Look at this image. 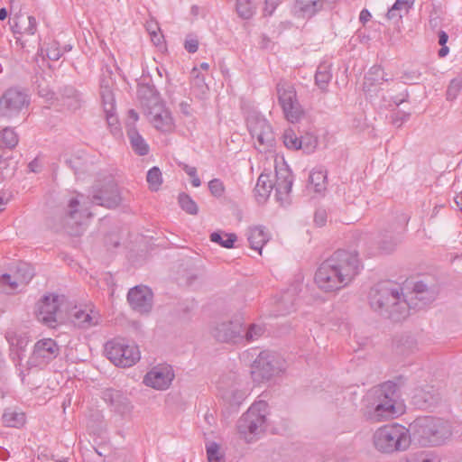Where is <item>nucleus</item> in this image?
Instances as JSON below:
<instances>
[{
    "label": "nucleus",
    "instance_id": "25",
    "mask_svg": "<svg viewBox=\"0 0 462 462\" xmlns=\"http://www.w3.org/2000/svg\"><path fill=\"white\" fill-rule=\"evenodd\" d=\"M112 87L113 82L111 79H102L100 80L101 105L105 116H116V98Z\"/></svg>",
    "mask_w": 462,
    "mask_h": 462
},
{
    "label": "nucleus",
    "instance_id": "36",
    "mask_svg": "<svg viewBox=\"0 0 462 462\" xmlns=\"http://www.w3.org/2000/svg\"><path fill=\"white\" fill-rule=\"evenodd\" d=\"M19 143L18 134L14 131V128L5 127L0 132V144L9 150H13L17 146Z\"/></svg>",
    "mask_w": 462,
    "mask_h": 462
},
{
    "label": "nucleus",
    "instance_id": "40",
    "mask_svg": "<svg viewBox=\"0 0 462 462\" xmlns=\"http://www.w3.org/2000/svg\"><path fill=\"white\" fill-rule=\"evenodd\" d=\"M150 124L162 133H170L175 126L173 117H151Z\"/></svg>",
    "mask_w": 462,
    "mask_h": 462
},
{
    "label": "nucleus",
    "instance_id": "15",
    "mask_svg": "<svg viewBox=\"0 0 462 462\" xmlns=\"http://www.w3.org/2000/svg\"><path fill=\"white\" fill-rule=\"evenodd\" d=\"M60 354V346L51 338L39 340L34 345L33 352L27 361L29 368L47 365Z\"/></svg>",
    "mask_w": 462,
    "mask_h": 462
},
{
    "label": "nucleus",
    "instance_id": "5",
    "mask_svg": "<svg viewBox=\"0 0 462 462\" xmlns=\"http://www.w3.org/2000/svg\"><path fill=\"white\" fill-rule=\"evenodd\" d=\"M416 434L423 446H439L452 436L451 424L440 418L425 417L416 421Z\"/></svg>",
    "mask_w": 462,
    "mask_h": 462
},
{
    "label": "nucleus",
    "instance_id": "8",
    "mask_svg": "<svg viewBox=\"0 0 462 462\" xmlns=\"http://www.w3.org/2000/svg\"><path fill=\"white\" fill-rule=\"evenodd\" d=\"M31 105L28 89L14 86L6 88L0 97V111L9 114H21Z\"/></svg>",
    "mask_w": 462,
    "mask_h": 462
},
{
    "label": "nucleus",
    "instance_id": "6",
    "mask_svg": "<svg viewBox=\"0 0 462 462\" xmlns=\"http://www.w3.org/2000/svg\"><path fill=\"white\" fill-rule=\"evenodd\" d=\"M268 404L264 401L253 403L237 422L239 434L246 440L252 442L265 430Z\"/></svg>",
    "mask_w": 462,
    "mask_h": 462
},
{
    "label": "nucleus",
    "instance_id": "51",
    "mask_svg": "<svg viewBox=\"0 0 462 462\" xmlns=\"http://www.w3.org/2000/svg\"><path fill=\"white\" fill-rule=\"evenodd\" d=\"M284 144L290 149H300L301 147V140L293 134L286 133L284 134Z\"/></svg>",
    "mask_w": 462,
    "mask_h": 462
},
{
    "label": "nucleus",
    "instance_id": "4",
    "mask_svg": "<svg viewBox=\"0 0 462 462\" xmlns=\"http://www.w3.org/2000/svg\"><path fill=\"white\" fill-rule=\"evenodd\" d=\"M375 450L381 454L393 455L406 451L411 443L409 429L399 423L379 427L372 436Z\"/></svg>",
    "mask_w": 462,
    "mask_h": 462
},
{
    "label": "nucleus",
    "instance_id": "41",
    "mask_svg": "<svg viewBox=\"0 0 462 462\" xmlns=\"http://www.w3.org/2000/svg\"><path fill=\"white\" fill-rule=\"evenodd\" d=\"M180 207L189 215H197L199 208L197 203L186 193H180L178 198Z\"/></svg>",
    "mask_w": 462,
    "mask_h": 462
},
{
    "label": "nucleus",
    "instance_id": "23",
    "mask_svg": "<svg viewBox=\"0 0 462 462\" xmlns=\"http://www.w3.org/2000/svg\"><path fill=\"white\" fill-rule=\"evenodd\" d=\"M101 398L110 407L111 411L120 415L128 413L132 410L131 402L122 391L112 388L105 389L102 392Z\"/></svg>",
    "mask_w": 462,
    "mask_h": 462
},
{
    "label": "nucleus",
    "instance_id": "28",
    "mask_svg": "<svg viewBox=\"0 0 462 462\" xmlns=\"http://www.w3.org/2000/svg\"><path fill=\"white\" fill-rule=\"evenodd\" d=\"M127 136L133 151L139 156H144L149 153L150 148L143 137L139 134L135 127L128 125Z\"/></svg>",
    "mask_w": 462,
    "mask_h": 462
},
{
    "label": "nucleus",
    "instance_id": "21",
    "mask_svg": "<svg viewBox=\"0 0 462 462\" xmlns=\"http://www.w3.org/2000/svg\"><path fill=\"white\" fill-rule=\"evenodd\" d=\"M386 73L379 65L372 66L364 78L363 90L366 97L372 98L382 90V85L392 79L386 77Z\"/></svg>",
    "mask_w": 462,
    "mask_h": 462
},
{
    "label": "nucleus",
    "instance_id": "44",
    "mask_svg": "<svg viewBox=\"0 0 462 462\" xmlns=\"http://www.w3.org/2000/svg\"><path fill=\"white\" fill-rule=\"evenodd\" d=\"M208 462H224V457L220 454V447L216 442H210L206 446Z\"/></svg>",
    "mask_w": 462,
    "mask_h": 462
},
{
    "label": "nucleus",
    "instance_id": "49",
    "mask_svg": "<svg viewBox=\"0 0 462 462\" xmlns=\"http://www.w3.org/2000/svg\"><path fill=\"white\" fill-rule=\"evenodd\" d=\"M182 170L192 179L191 183L194 187H199L201 184L200 179L197 175V169L186 163L180 164Z\"/></svg>",
    "mask_w": 462,
    "mask_h": 462
},
{
    "label": "nucleus",
    "instance_id": "38",
    "mask_svg": "<svg viewBox=\"0 0 462 462\" xmlns=\"http://www.w3.org/2000/svg\"><path fill=\"white\" fill-rule=\"evenodd\" d=\"M327 175L323 171H313L309 177V186L317 193L326 189Z\"/></svg>",
    "mask_w": 462,
    "mask_h": 462
},
{
    "label": "nucleus",
    "instance_id": "37",
    "mask_svg": "<svg viewBox=\"0 0 462 462\" xmlns=\"http://www.w3.org/2000/svg\"><path fill=\"white\" fill-rule=\"evenodd\" d=\"M256 5L253 0H236V11L242 19H251L255 14Z\"/></svg>",
    "mask_w": 462,
    "mask_h": 462
},
{
    "label": "nucleus",
    "instance_id": "60",
    "mask_svg": "<svg viewBox=\"0 0 462 462\" xmlns=\"http://www.w3.org/2000/svg\"><path fill=\"white\" fill-rule=\"evenodd\" d=\"M278 3L275 1L265 0L264 7H263V15L270 16L272 15L278 6Z\"/></svg>",
    "mask_w": 462,
    "mask_h": 462
},
{
    "label": "nucleus",
    "instance_id": "24",
    "mask_svg": "<svg viewBox=\"0 0 462 462\" xmlns=\"http://www.w3.org/2000/svg\"><path fill=\"white\" fill-rule=\"evenodd\" d=\"M91 216L92 213L88 210V207H84L78 198H72L68 203L64 226H82L84 221Z\"/></svg>",
    "mask_w": 462,
    "mask_h": 462
},
{
    "label": "nucleus",
    "instance_id": "50",
    "mask_svg": "<svg viewBox=\"0 0 462 462\" xmlns=\"http://www.w3.org/2000/svg\"><path fill=\"white\" fill-rule=\"evenodd\" d=\"M46 55L48 57V59L51 60H58L60 59V57L62 56V51H60V47H59V43L58 42H51L47 50H46Z\"/></svg>",
    "mask_w": 462,
    "mask_h": 462
},
{
    "label": "nucleus",
    "instance_id": "63",
    "mask_svg": "<svg viewBox=\"0 0 462 462\" xmlns=\"http://www.w3.org/2000/svg\"><path fill=\"white\" fill-rule=\"evenodd\" d=\"M11 159L10 156H5L4 155V158H3V162L0 163V171H6V174H8L9 176H12L14 175V172L15 171V167H13L11 170H8V161Z\"/></svg>",
    "mask_w": 462,
    "mask_h": 462
},
{
    "label": "nucleus",
    "instance_id": "54",
    "mask_svg": "<svg viewBox=\"0 0 462 462\" xmlns=\"http://www.w3.org/2000/svg\"><path fill=\"white\" fill-rule=\"evenodd\" d=\"M415 0H396L393 5H397L401 14H406L412 8Z\"/></svg>",
    "mask_w": 462,
    "mask_h": 462
},
{
    "label": "nucleus",
    "instance_id": "62",
    "mask_svg": "<svg viewBox=\"0 0 462 462\" xmlns=\"http://www.w3.org/2000/svg\"><path fill=\"white\" fill-rule=\"evenodd\" d=\"M185 49L189 53H195L199 48V42L196 39H189L185 42Z\"/></svg>",
    "mask_w": 462,
    "mask_h": 462
},
{
    "label": "nucleus",
    "instance_id": "59",
    "mask_svg": "<svg viewBox=\"0 0 462 462\" xmlns=\"http://www.w3.org/2000/svg\"><path fill=\"white\" fill-rule=\"evenodd\" d=\"M191 99L187 98L186 100H182L178 104L179 106V112L182 113L183 115H189L192 112L191 109Z\"/></svg>",
    "mask_w": 462,
    "mask_h": 462
},
{
    "label": "nucleus",
    "instance_id": "35",
    "mask_svg": "<svg viewBox=\"0 0 462 462\" xmlns=\"http://www.w3.org/2000/svg\"><path fill=\"white\" fill-rule=\"evenodd\" d=\"M332 79L330 65L328 63H321L317 69L315 74V82L317 86L324 90Z\"/></svg>",
    "mask_w": 462,
    "mask_h": 462
},
{
    "label": "nucleus",
    "instance_id": "27",
    "mask_svg": "<svg viewBox=\"0 0 462 462\" xmlns=\"http://www.w3.org/2000/svg\"><path fill=\"white\" fill-rule=\"evenodd\" d=\"M273 182L269 173L262 172L254 188V196L258 203H264L273 189Z\"/></svg>",
    "mask_w": 462,
    "mask_h": 462
},
{
    "label": "nucleus",
    "instance_id": "48",
    "mask_svg": "<svg viewBox=\"0 0 462 462\" xmlns=\"http://www.w3.org/2000/svg\"><path fill=\"white\" fill-rule=\"evenodd\" d=\"M106 122L108 125V128L110 129L111 134L116 136L119 137L122 135V127L121 124L118 120V117H105Z\"/></svg>",
    "mask_w": 462,
    "mask_h": 462
},
{
    "label": "nucleus",
    "instance_id": "17",
    "mask_svg": "<svg viewBox=\"0 0 462 462\" xmlns=\"http://www.w3.org/2000/svg\"><path fill=\"white\" fill-rule=\"evenodd\" d=\"M247 126L251 135L256 138L259 145L264 147L273 145L275 135L265 117H247Z\"/></svg>",
    "mask_w": 462,
    "mask_h": 462
},
{
    "label": "nucleus",
    "instance_id": "29",
    "mask_svg": "<svg viewBox=\"0 0 462 462\" xmlns=\"http://www.w3.org/2000/svg\"><path fill=\"white\" fill-rule=\"evenodd\" d=\"M269 234L263 226H254L248 230V241L252 249L258 251L260 254L263 245L269 241Z\"/></svg>",
    "mask_w": 462,
    "mask_h": 462
},
{
    "label": "nucleus",
    "instance_id": "53",
    "mask_svg": "<svg viewBox=\"0 0 462 462\" xmlns=\"http://www.w3.org/2000/svg\"><path fill=\"white\" fill-rule=\"evenodd\" d=\"M389 97L391 98V101L389 102V104L384 105V106L386 107L398 106L406 101V98L408 97V92L406 89H404L399 95H397L395 97H393L390 95Z\"/></svg>",
    "mask_w": 462,
    "mask_h": 462
},
{
    "label": "nucleus",
    "instance_id": "13",
    "mask_svg": "<svg viewBox=\"0 0 462 462\" xmlns=\"http://www.w3.org/2000/svg\"><path fill=\"white\" fill-rule=\"evenodd\" d=\"M137 99L146 116H162L164 104L154 86L139 84L137 88Z\"/></svg>",
    "mask_w": 462,
    "mask_h": 462
},
{
    "label": "nucleus",
    "instance_id": "52",
    "mask_svg": "<svg viewBox=\"0 0 462 462\" xmlns=\"http://www.w3.org/2000/svg\"><path fill=\"white\" fill-rule=\"evenodd\" d=\"M0 282L4 285H9L10 289L16 290L18 288V285L21 284L19 282V280H17V276L14 274V277H12L8 273H4L0 277Z\"/></svg>",
    "mask_w": 462,
    "mask_h": 462
},
{
    "label": "nucleus",
    "instance_id": "1",
    "mask_svg": "<svg viewBox=\"0 0 462 462\" xmlns=\"http://www.w3.org/2000/svg\"><path fill=\"white\" fill-rule=\"evenodd\" d=\"M360 271L356 252L336 251L315 273V282L325 291H335L349 284Z\"/></svg>",
    "mask_w": 462,
    "mask_h": 462
},
{
    "label": "nucleus",
    "instance_id": "34",
    "mask_svg": "<svg viewBox=\"0 0 462 462\" xmlns=\"http://www.w3.org/2000/svg\"><path fill=\"white\" fill-rule=\"evenodd\" d=\"M2 420L5 426L18 428L23 425L25 421V415L23 412L8 408L5 411Z\"/></svg>",
    "mask_w": 462,
    "mask_h": 462
},
{
    "label": "nucleus",
    "instance_id": "16",
    "mask_svg": "<svg viewBox=\"0 0 462 462\" xmlns=\"http://www.w3.org/2000/svg\"><path fill=\"white\" fill-rule=\"evenodd\" d=\"M60 307L59 295H46L37 305V319L42 324L54 328L57 323V314Z\"/></svg>",
    "mask_w": 462,
    "mask_h": 462
},
{
    "label": "nucleus",
    "instance_id": "57",
    "mask_svg": "<svg viewBox=\"0 0 462 462\" xmlns=\"http://www.w3.org/2000/svg\"><path fill=\"white\" fill-rule=\"evenodd\" d=\"M28 25L24 27L23 32L29 35H33L37 31V22L33 16H27Z\"/></svg>",
    "mask_w": 462,
    "mask_h": 462
},
{
    "label": "nucleus",
    "instance_id": "58",
    "mask_svg": "<svg viewBox=\"0 0 462 462\" xmlns=\"http://www.w3.org/2000/svg\"><path fill=\"white\" fill-rule=\"evenodd\" d=\"M327 221V213L324 209H318L314 215V222L318 226H322Z\"/></svg>",
    "mask_w": 462,
    "mask_h": 462
},
{
    "label": "nucleus",
    "instance_id": "33",
    "mask_svg": "<svg viewBox=\"0 0 462 462\" xmlns=\"http://www.w3.org/2000/svg\"><path fill=\"white\" fill-rule=\"evenodd\" d=\"M237 236L234 233L215 231L210 234V241L218 244L220 246L231 249L235 246Z\"/></svg>",
    "mask_w": 462,
    "mask_h": 462
},
{
    "label": "nucleus",
    "instance_id": "42",
    "mask_svg": "<svg viewBox=\"0 0 462 462\" xmlns=\"http://www.w3.org/2000/svg\"><path fill=\"white\" fill-rule=\"evenodd\" d=\"M146 180L150 185V188L152 190H157L162 182V172L160 169L155 166L150 169L147 172Z\"/></svg>",
    "mask_w": 462,
    "mask_h": 462
},
{
    "label": "nucleus",
    "instance_id": "2",
    "mask_svg": "<svg viewBox=\"0 0 462 462\" xmlns=\"http://www.w3.org/2000/svg\"><path fill=\"white\" fill-rule=\"evenodd\" d=\"M369 304L375 312L395 322L408 317L411 310L402 286L390 281L379 282L370 290Z\"/></svg>",
    "mask_w": 462,
    "mask_h": 462
},
{
    "label": "nucleus",
    "instance_id": "10",
    "mask_svg": "<svg viewBox=\"0 0 462 462\" xmlns=\"http://www.w3.org/2000/svg\"><path fill=\"white\" fill-rule=\"evenodd\" d=\"M409 217L401 214L396 217V221L388 225L386 228L382 230L378 236V248L385 254L394 251L402 241V236L405 231Z\"/></svg>",
    "mask_w": 462,
    "mask_h": 462
},
{
    "label": "nucleus",
    "instance_id": "19",
    "mask_svg": "<svg viewBox=\"0 0 462 462\" xmlns=\"http://www.w3.org/2000/svg\"><path fill=\"white\" fill-rule=\"evenodd\" d=\"M153 294L147 286L137 285L132 288L127 294V300L135 311L143 314L149 313L152 308Z\"/></svg>",
    "mask_w": 462,
    "mask_h": 462
},
{
    "label": "nucleus",
    "instance_id": "20",
    "mask_svg": "<svg viewBox=\"0 0 462 462\" xmlns=\"http://www.w3.org/2000/svg\"><path fill=\"white\" fill-rule=\"evenodd\" d=\"M277 94L284 116H299L300 105L294 87L288 82L281 81L277 84Z\"/></svg>",
    "mask_w": 462,
    "mask_h": 462
},
{
    "label": "nucleus",
    "instance_id": "14",
    "mask_svg": "<svg viewBox=\"0 0 462 462\" xmlns=\"http://www.w3.org/2000/svg\"><path fill=\"white\" fill-rule=\"evenodd\" d=\"M245 328L239 320L217 323L211 329L212 337L220 343L240 344L244 342Z\"/></svg>",
    "mask_w": 462,
    "mask_h": 462
},
{
    "label": "nucleus",
    "instance_id": "30",
    "mask_svg": "<svg viewBox=\"0 0 462 462\" xmlns=\"http://www.w3.org/2000/svg\"><path fill=\"white\" fill-rule=\"evenodd\" d=\"M221 396L231 408L237 409L246 398V392L233 386L223 391Z\"/></svg>",
    "mask_w": 462,
    "mask_h": 462
},
{
    "label": "nucleus",
    "instance_id": "43",
    "mask_svg": "<svg viewBox=\"0 0 462 462\" xmlns=\"http://www.w3.org/2000/svg\"><path fill=\"white\" fill-rule=\"evenodd\" d=\"M461 89H462V76H457L450 81V83L448 87L447 98L448 100H453V99L457 98V97L458 96Z\"/></svg>",
    "mask_w": 462,
    "mask_h": 462
},
{
    "label": "nucleus",
    "instance_id": "32",
    "mask_svg": "<svg viewBox=\"0 0 462 462\" xmlns=\"http://www.w3.org/2000/svg\"><path fill=\"white\" fill-rule=\"evenodd\" d=\"M296 287L290 288L286 291L282 292L278 301L279 311L282 315H286L293 310L296 300Z\"/></svg>",
    "mask_w": 462,
    "mask_h": 462
},
{
    "label": "nucleus",
    "instance_id": "11",
    "mask_svg": "<svg viewBox=\"0 0 462 462\" xmlns=\"http://www.w3.org/2000/svg\"><path fill=\"white\" fill-rule=\"evenodd\" d=\"M439 292L438 283L430 278L416 282L408 300L411 309H421L433 302Z\"/></svg>",
    "mask_w": 462,
    "mask_h": 462
},
{
    "label": "nucleus",
    "instance_id": "22",
    "mask_svg": "<svg viewBox=\"0 0 462 462\" xmlns=\"http://www.w3.org/2000/svg\"><path fill=\"white\" fill-rule=\"evenodd\" d=\"M173 378L174 374L171 366L159 365L153 367L145 374L143 383L154 389L164 390L170 386Z\"/></svg>",
    "mask_w": 462,
    "mask_h": 462
},
{
    "label": "nucleus",
    "instance_id": "61",
    "mask_svg": "<svg viewBox=\"0 0 462 462\" xmlns=\"http://www.w3.org/2000/svg\"><path fill=\"white\" fill-rule=\"evenodd\" d=\"M386 17L388 20L400 21L402 18V14L398 11L397 5H393L387 12Z\"/></svg>",
    "mask_w": 462,
    "mask_h": 462
},
{
    "label": "nucleus",
    "instance_id": "56",
    "mask_svg": "<svg viewBox=\"0 0 462 462\" xmlns=\"http://www.w3.org/2000/svg\"><path fill=\"white\" fill-rule=\"evenodd\" d=\"M191 75L193 77V84L195 86L200 88L202 90H203V88H207V85L205 83V78L203 75H200V73L197 68H194L192 69Z\"/></svg>",
    "mask_w": 462,
    "mask_h": 462
},
{
    "label": "nucleus",
    "instance_id": "9",
    "mask_svg": "<svg viewBox=\"0 0 462 462\" xmlns=\"http://www.w3.org/2000/svg\"><path fill=\"white\" fill-rule=\"evenodd\" d=\"M282 362L269 351H262L252 364L251 374L254 382L270 380L282 371Z\"/></svg>",
    "mask_w": 462,
    "mask_h": 462
},
{
    "label": "nucleus",
    "instance_id": "45",
    "mask_svg": "<svg viewBox=\"0 0 462 462\" xmlns=\"http://www.w3.org/2000/svg\"><path fill=\"white\" fill-rule=\"evenodd\" d=\"M263 328L259 325L252 324L247 329L245 328L244 341L251 342L258 339L263 334Z\"/></svg>",
    "mask_w": 462,
    "mask_h": 462
},
{
    "label": "nucleus",
    "instance_id": "3",
    "mask_svg": "<svg viewBox=\"0 0 462 462\" xmlns=\"http://www.w3.org/2000/svg\"><path fill=\"white\" fill-rule=\"evenodd\" d=\"M397 384L388 381L373 388L366 395L362 409L364 418L371 422L393 419L400 414L396 408Z\"/></svg>",
    "mask_w": 462,
    "mask_h": 462
},
{
    "label": "nucleus",
    "instance_id": "64",
    "mask_svg": "<svg viewBox=\"0 0 462 462\" xmlns=\"http://www.w3.org/2000/svg\"><path fill=\"white\" fill-rule=\"evenodd\" d=\"M28 168L29 171L32 172H39L41 171L42 166L38 159L36 158L28 164Z\"/></svg>",
    "mask_w": 462,
    "mask_h": 462
},
{
    "label": "nucleus",
    "instance_id": "12",
    "mask_svg": "<svg viewBox=\"0 0 462 462\" xmlns=\"http://www.w3.org/2000/svg\"><path fill=\"white\" fill-rule=\"evenodd\" d=\"M122 202V196L117 184L108 180L102 185H95L91 203L107 208H116Z\"/></svg>",
    "mask_w": 462,
    "mask_h": 462
},
{
    "label": "nucleus",
    "instance_id": "47",
    "mask_svg": "<svg viewBox=\"0 0 462 462\" xmlns=\"http://www.w3.org/2000/svg\"><path fill=\"white\" fill-rule=\"evenodd\" d=\"M208 189L214 197L219 198L224 194L225 187L219 179H213L208 182Z\"/></svg>",
    "mask_w": 462,
    "mask_h": 462
},
{
    "label": "nucleus",
    "instance_id": "55",
    "mask_svg": "<svg viewBox=\"0 0 462 462\" xmlns=\"http://www.w3.org/2000/svg\"><path fill=\"white\" fill-rule=\"evenodd\" d=\"M421 73L418 69L407 70L402 75V79L406 83H415L420 80Z\"/></svg>",
    "mask_w": 462,
    "mask_h": 462
},
{
    "label": "nucleus",
    "instance_id": "7",
    "mask_svg": "<svg viewBox=\"0 0 462 462\" xmlns=\"http://www.w3.org/2000/svg\"><path fill=\"white\" fill-rule=\"evenodd\" d=\"M107 358L116 366L130 367L140 359V351L134 345L123 339L108 341L105 346Z\"/></svg>",
    "mask_w": 462,
    "mask_h": 462
},
{
    "label": "nucleus",
    "instance_id": "26",
    "mask_svg": "<svg viewBox=\"0 0 462 462\" xmlns=\"http://www.w3.org/2000/svg\"><path fill=\"white\" fill-rule=\"evenodd\" d=\"M324 0H295L294 15L301 18H311L323 9Z\"/></svg>",
    "mask_w": 462,
    "mask_h": 462
},
{
    "label": "nucleus",
    "instance_id": "18",
    "mask_svg": "<svg viewBox=\"0 0 462 462\" xmlns=\"http://www.w3.org/2000/svg\"><path fill=\"white\" fill-rule=\"evenodd\" d=\"M276 180L273 183L276 200L282 205L290 204V193L293 183V176L288 167L275 168Z\"/></svg>",
    "mask_w": 462,
    "mask_h": 462
},
{
    "label": "nucleus",
    "instance_id": "46",
    "mask_svg": "<svg viewBox=\"0 0 462 462\" xmlns=\"http://www.w3.org/2000/svg\"><path fill=\"white\" fill-rule=\"evenodd\" d=\"M65 95L69 100L71 99V101L68 103L69 106L74 105L75 107L80 106L82 101V95L78 90L73 88H67L65 90Z\"/></svg>",
    "mask_w": 462,
    "mask_h": 462
},
{
    "label": "nucleus",
    "instance_id": "39",
    "mask_svg": "<svg viewBox=\"0 0 462 462\" xmlns=\"http://www.w3.org/2000/svg\"><path fill=\"white\" fill-rule=\"evenodd\" d=\"M15 275L21 284H27L34 276L33 267L24 262H21L16 266Z\"/></svg>",
    "mask_w": 462,
    "mask_h": 462
},
{
    "label": "nucleus",
    "instance_id": "31",
    "mask_svg": "<svg viewBox=\"0 0 462 462\" xmlns=\"http://www.w3.org/2000/svg\"><path fill=\"white\" fill-rule=\"evenodd\" d=\"M75 322L81 328H89L99 323L100 317L97 312L90 310H79L75 313Z\"/></svg>",
    "mask_w": 462,
    "mask_h": 462
}]
</instances>
